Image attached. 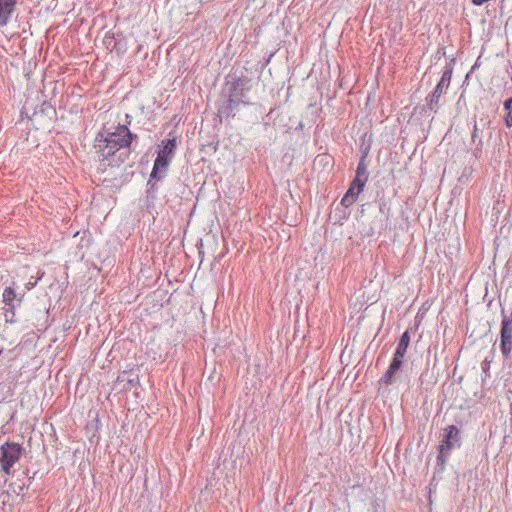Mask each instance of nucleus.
I'll use <instances>...</instances> for the list:
<instances>
[{"mask_svg": "<svg viewBox=\"0 0 512 512\" xmlns=\"http://www.w3.org/2000/svg\"><path fill=\"white\" fill-rule=\"evenodd\" d=\"M132 141V134L125 125H119L112 133L105 137L99 136L95 140V150L100 162L109 161L107 165L117 164L113 156L121 148L128 147Z\"/></svg>", "mask_w": 512, "mask_h": 512, "instance_id": "f257e3e1", "label": "nucleus"}, {"mask_svg": "<svg viewBox=\"0 0 512 512\" xmlns=\"http://www.w3.org/2000/svg\"><path fill=\"white\" fill-rule=\"evenodd\" d=\"M442 444L439 445L437 456L436 472H442L445 469L447 456L453 448L461 446V432L455 425H449L444 429Z\"/></svg>", "mask_w": 512, "mask_h": 512, "instance_id": "f03ea898", "label": "nucleus"}, {"mask_svg": "<svg viewBox=\"0 0 512 512\" xmlns=\"http://www.w3.org/2000/svg\"><path fill=\"white\" fill-rule=\"evenodd\" d=\"M177 146L176 137L162 141L157 152V157L154 162V167L151 172V178L159 180L164 176L168 170L169 164L172 160Z\"/></svg>", "mask_w": 512, "mask_h": 512, "instance_id": "7ed1b4c3", "label": "nucleus"}, {"mask_svg": "<svg viewBox=\"0 0 512 512\" xmlns=\"http://www.w3.org/2000/svg\"><path fill=\"white\" fill-rule=\"evenodd\" d=\"M0 465L1 471L9 475L13 465L20 459L23 448L15 442H6L1 448Z\"/></svg>", "mask_w": 512, "mask_h": 512, "instance_id": "20e7f679", "label": "nucleus"}, {"mask_svg": "<svg viewBox=\"0 0 512 512\" xmlns=\"http://www.w3.org/2000/svg\"><path fill=\"white\" fill-rule=\"evenodd\" d=\"M24 294L17 295L14 287H6L2 293V310L5 320H10L15 316V309L20 306Z\"/></svg>", "mask_w": 512, "mask_h": 512, "instance_id": "39448f33", "label": "nucleus"}, {"mask_svg": "<svg viewBox=\"0 0 512 512\" xmlns=\"http://www.w3.org/2000/svg\"><path fill=\"white\" fill-rule=\"evenodd\" d=\"M365 181H366V179H364V180L360 179L359 170H358L357 177L353 180L349 189L347 190V192L345 193L344 197L341 200V203L345 207H350L351 205H353L356 202L358 195L363 190Z\"/></svg>", "mask_w": 512, "mask_h": 512, "instance_id": "423d86ee", "label": "nucleus"}, {"mask_svg": "<svg viewBox=\"0 0 512 512\" xmlns=\"http://www.w3.org/2000/svg\"><path fill=\"white\" fill-rule=\"evenodd\" d=\"M405 356L398 355L394 353L393 359L387 369V371L384 373L382 378L380 379V382L385 385H391L395 383V375L397 372L401 370V367L403 365V359Z\"/></svg>", "mask_w": 512, "mask_h": 512, "instance_id": "0eeeda50", "label": "nucleus"}, {"mask_svg": "<svg viewBox=\"0 0 512 512\" xmlns=\"http://www.w3.org/2000/svg\"><path fill=\"white\" fill-rule=\"evenodd\" d=\"M500 348L503 356L508 358L512 350V322H502Z\"/></svg>", "mask_w": 512, "mask_h": 512, "instance_id": "6e6552de", "label": "nucleus"}, {"mask_svg": "<svg viewBox=\"0 0 512 512\" xmlns=\"http://www.w3.org/2000/svg\"><path fill=\"white\" fill-rule=\"evenodd\" d=\"M16 5V0H0V28L5 26Z\"/></svg>", "mask_w": 512, "mask_h": 512, "instance_id": "1a4fd4ad", "label": "nucleus"}, {"mask_svg": "<svg viewBox=\"0 0 512 512\" xmlns=\"http://www.w3.org/2000/svg\"><path fill=\"white\" fill-rule=\"evenodd\" d=\"M450 80H451V73L448 71H445L434 90L433 96L439 98L442 95L443 91L445 89H447V87L449 86Z\"/></svg>", "mask_w": 512, "mask_h": 512, "instance_id": "9d476101", "label": "nucleus"}, {"mask_svg": "<svg viewBox=\"0 0 512 512\" xmlns=\"http://www.w3.org/2000/svg\"><path fill=\"white\" fill-rule=\"evenodd\" d=\"M410 343V332L407 329L400 337L395 353L401 356H405L407 348Z\"/></svg>", "mask_w": 512, "mask_h": 512, "instance_id": "9b49d317", "label": "nucleus"}, {"mask_svg": "<svg viewBox=\"0 0 512 512\" xmlns=\"http://www.w3.org/2000/svg\"><path fill=\"white\" fill-rule=\"evenodd\" d=\"M139 383L138 375H128L126 384H123L120 387V391L130 390L132 387H135Z\"/></svg>", "mask_w": 512, "mask_h": 512, "instance_id": "f8f14e48", "label": "nucleus"}, {"mask_svg": "<svg viewBox=\"0 0 512 512\" xmlns=\"http://www.w3.org/2000/svg\"><path fill=\"white\" fill-rule=\"evenodd\" d=\"M504 107L508 111L505 118L506 125L512 127V97L505 101Z\"/></svg>", "mask_w": 512, "mask_h": 512, "instance_id": "ddd939ff", "label": "nucleus"}, {"mask_svg": "<svg viewBox=\"0 0 512 512\" xmlns=\"http://www.w3.org/2000/svg\"><path fill=\"white\" fill-rule=\"evenodd\" d=\"M128 373L126 371H124L122 374H120L117 379H116V382H115V387L120 391V387L123 385V384H126L127 382V378H128Z\"/></svg>", "mask_w": 512, "mask_h": 512, "instance_id": "4468645a", "label": "nucleus"}, {"mask_svg": "<svg viewBox=\"0 0 512 512\" xmlns=\"http://www.w3.org/2000/svg\"><path fill=\"white\" fill-rule=\"evenodd\" d=\"M491 361L487 358L482 362V371L485 374V377H489V368H490Z\"/></svg>", "mask_w": 512, "mask_h": 512, "instance_id": "2eb2a0df", "label": "nucleus"}, {"mask_svg": "<svg viewBox=\"0 0 512 512\" xmlns=\"http://www.w3.org/2000/svg\"><path fill=\"white\" fill-rule=\"evenodd\" d=\"M301 331V328L298 326L295 328V334H298Z\"/></svg>", "mask_w": 512, "mask_h": 512, "instance_id": "dca6fc26", "label": "nucleus"}, {"mask_svg": "<svg viewBox=\"0 0 512 512\" xmlns=\"http://www.w3.org/2000/svg\"><path fill=\"white\" fill-rule=\"evenodd\" d=\"M302 323H303V328H305L309 324V322H302Z\"/></svg>", "mask_w": 512, "mask_h": 512, "instance_id": "f3484780", "label": "nucleus"}, {"mask_svg": "<svg viewBox=\"0 0 512 512\" xmlns=\"http://www.w3.org/2000/svg\"><path fill=\"white\" fill-rule=\"evenodd\" d=\"M511 410H512V402H511Z\"/></svg>", "mask_w": 512, "mask_h": 512, "instance_id": "a211bd4d", "label": "nucleus"}]
</instances>
